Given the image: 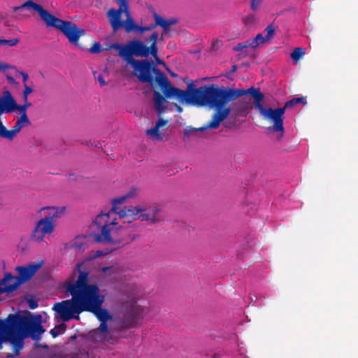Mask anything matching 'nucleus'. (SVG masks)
<instances>
[{
    "mask_svg": "<svg viewBox=\"0 0 358 358\" xmlns=\"http://www.w3.org/2000/svg\"><path fill=\"white\" fill-rule=\"evenodd\" d=\"M136 189H131L125 195L119 196L113 201L112 208L106 213L99 214L94 221V226L101 229V234L95 235L98 242L112 243L118 241L119 230L124 224L131 223L136 219L155 223L159 220V211L157 207L137 206L135 207L121 208L128 199L136 195Z\"/></svg>",
    "mask_w": 358,
    "mask_h": 358,
    "instance_id": "1",
    "label": "nucleus"
},
{
    "mask_svg": "<svg viewBox=\"0 0 358 358\" xmlns=\"http://www.w3.org/2000/svg\"><path fill=\"white\" fill-rule=\"evenodd\" d=\"M250 94L256 100V104L261 103L263 99V94L259 90L251 87L248 90H233L224 87H219L215 85H203L196 88L194 96V106H208L216 110L213 115L212 120L206 125L199 129H192V131H200L208 129H217L220 123L224 121L230 114V107L227 106L228 103L237 99L238 97Z\"/></svg>",
    "mask_w": 358,
    "mask_h": 358,
    "instance_id": "2",
    "label": "nucleus"
},
{
    "mask_svg": "<svg viewBox=\"0 0 358 358\" xmlns=\"http://www.w3.org/2000/svg\"><path fill=\"white\" fill-rule=\"evenodd\" d=\"M42 322V315L30 313L23 316L10 314L5 320H0V350L4 342L9 341L15 353L19 354L25 338L30 336L34 340L40 339L45 331Z\"/></svg>",
    "mask_w": 358,
    "mask_h": 358,
    "instance_id": "3",
    "label": "nucleus"
},
{
    "mask_svg": "<svg viewBox=\"0 0 358 358\" xmlns=\"http://www.w3.org/2000/svg\"><path fill=\"white\" fill-rule=\"evenodd\" d=\"M87 279V273L80 272L74 283L69 281L65 283L66 291L71 295L72 299L55 304L53 310L57 317H59L64 322L72 318L78 319L79 317L75 315H78L94 307L96 301L93 293H87L89 287Z\"/></svg>",
    "mask_w": 358,
    "mask_h": 358,
    "instance_id": "4",
    "label": "nucleus"
},
{
    "mask_svg": "<svg viewBox=\"0 0 358 358\" xmlns=\"http://www.w3.org/2000/svg\"><path fill=\"white\" fill-rule=\"evenodd\" d=\"M133 68V73L143 83H148L152 85L154 83L158 84L164 96L168 98H175L182 103L194 106L196 89H190L193 83L188 85V90L185 91L173 87L166 76L154 66L152 62L147 60H131L129 64Z\"/></svg>",
    "mask_w": 358,
    "mask_h": 358,
    "instance_id": "5",
    "label": "nucleus"
},
{
    "mask_svg": "<svg viewBox=\"0 0 358 358\" xmlns=\"http://www.w3.org/2000/svg\"><path fill=\"white\" fill-rule=\"evenodd\" d=\"M22 8L33 9L38 12L48 27H53L59 29L71 44L78 45L80 37L85 33L83 29H78L75 24L55 17L40 5L31 0L24 2L20 6L15 7L14 10L17 11Z\"/></svg>",
    "mask_w": 358,
    "mask_h": 358,
    "instance_id": "6",
    "label": "nucleus"
},
{
    "mask_svg": "<svg viewBox=\"0 0 358 358\" xmlns=\"http://www.w3.org/2000/svg\"><path fill=\"white\" fill-rule=\"evenodd\" d=\"M158 34L153 33L148 38L151 45L146 46L141 41L135 39L130 41L126 45H115L114 48L119 51V55L127 64L131 63V60H135L132 56L148 57L152 55L157 64H162V62L157 57V41Z\"/></svg>",
    "mask_w": 358,
    "mask_h": 358,
    "instance_id": "7",
    "label": "nucleus"
},
{
    "mask_svg": "<svg viewBox=\"0 0 358 358\" xmlns=\"http://www.w3.org/2000/svg\"><path fill=\"white\" fill-rule=\"evenodd\" d=\"M87 293H93L92 294L96 301V303L94 305L92 309L87 310L86 311L94 313L97 319L101 322L99 327L90 333V337L95 341L101 342L106 339L108 333L106 322L111 320L112 316L107 310L101 308L104 301V296L100 294L98 286L89 285Z\"/></svg>",
    "mask_w": 358,
    "mask_h": 358,
    "instance_id": "8",
    "label": "nucleus"
},
{
    "mask_svg": "<svg viewBox=\"0 0 358 358\" xmlns=\"http://www.w3.org/2000/svg\"><path fill=\"white\" fill-rule=\"evenodd\" d=\"M107 16L115 31L124 27L127 33L135 31L138 34H142L144 31H150L152 29V27H141L136 25L131 15L128 3L124 1L117 10L110 9L108 11Z\"/></svg>",
    "mask_w": 358,
    "mask_h": 358,
    "instance_id": "9",
    "label": "nucleus"
},
{
    "mask_svg": "<svg viewBox=\"0 0 358 358\" xmlns=\"http://www.w3.org/2000/svg\"><path fill=\"white\" fill-rule=\"evenodd\" d=\"M257 108L264 120L273 123L272 129L275 131H281L283 133V116L285 113L284 107L272 108H265L261 103L255 104Z\"/></svg>",
    "mask_w": 358,
    "mask_h": 358,
    "instance_id": "10",
    "label": "nucleus"
},
{
    "mask_svg": "<svg viewBox=\"0 0 358 358\" xmlns=\"http://www.w3.org/2000/svg\"><path fill=\"white\" fill-rule=\"evenodd\" d=\"M55 228V223L52 220L43 217L36 222L31 237L36 241H41L45 236L51 235Z\"/></svg>",
    "mask_w": 358,
    "mask_h": 358,
    "instance_id": "11",
    "label": "nucleus"
},
{
    "mask_svg": "<svg viewBox=\"0 0 358 358\" xmlns=\"http://www.w3.org/2000/svg\"><path fill=\"white\" fill-rule=\"evenodd\" d=\"M43 262L38 261L37 262H33L25 266H17L15 270L17 272L19 276L18 278L21 282L23 283L29 280L35 273L42 266Z\"/></svg>",
    "mask_w": 358,
    "mask_h": 358,
    "instance_id": "12",
    "label": "nucleus"
},
{
    "mask_svg": "<svg viewBox=\"0 0 358 358\" xmlns=\"http://www.w3.org/2000/svg\"><path fill=\"white\" fill-rule=\"evenodd\" d=\"M29 124L30 122L26 113H22L12 129L8 130L6 127H4L3 138L12 141L23 127Z\"/></svg>",
    "mask_w": 358,
    "mask_h": 358,
    "instance_id": "13",
    "label": "nucleus"
},
{
    "mask_svg": "<svg viewBox=\"0 0 358 358\" xmlns=\"http://www.w3.org/2000/svg\"><path fill=\"white\" fill-rule=\"evenodd\" d=\"M22 284L17 276L6 273L0 281V292L10 293L15 291Z\"/></svg>",
    "mask_w": 358,
    "mask_h": 358,
    "instance_id": "14",
    "label": "nucleus"
},
{
    "mask_svg": "<svg viewBox=\"0 0 358 358\" xmlns=\"http://www.w3.org/2000/svg\"><path fill=\"white\" fill-rule=\"evenodd\" d=\"M43 218H48L54 222L56 220L62 217L66 213L65 206H45L41 208L38 211Z\"/></svg>",
    "mask_w": 358,
    "mask_h": 358,
    "instance_id": "15",
    "label": "nucleus"
},
{
    "mask_svg": "<svg viewBox=\"0 0 358 358\" xmlns=\"http://www.w3.org/2000/svg\"><path fill=\"white\" fill-rule=\"evenodd\" d=\"M18 108L16 102L9 92H6L0 99V115L3 113H10Z\"/></svg>",
    "mask_w": 358,
    "mask_h": 358,
    "instance_id": "16",
    "label": "nucleus"
},
{
    "mask_svg": "<svg viewBox=\"0 0 358 358\" xmlns=\"http://www.w3.org/2000/svg\"><path fill=\"white\" fill-rule=\"evenodd\" d=\"M154 104L159 116L166 112L168 107V101L158 91L154 92Z\"/></svg>",
    "mask_w": 358,
    "mask_h": 358,
    "instance_id": "17",
    "label": "nucleus"
},
{
    "mask_svg": "<svg viewBox=\"0 0 358 358\" xmlns=\"http://www.w3.org/2000/svg\"><path fill=\"white\" fill-rule=\"evenodd\" d=\"M166 124L167 121H165L163 119L159 118L153 128L147 130V135L149 136L153 140H162V136L159 133V129L162 127H164Z\"/></svg>",
    "mask_w": 358,
    "mask_h": 358,
    "instance_id": "18",
    "label": "nucleus"
},
{
    "mask_svg": "<svg viewBox=\"0 0 358 358\" xmlns=\"http://www.w3.org/2000/svg\"><path fill=\"white\" fill-rule=\"evenodd\" d=\"M251 48H256L260 45L264 44L268 42V40H266L264 36L262 34H257L253 39L249 40Z\"/></svg>",
    "mask_w": 358,
    "mask_h": 358,
    "instance_id": "19",
    "label": "nucleus"
},
{
    "mask_svg": "<svg viewBox=\"0 0 358 358\" xmlns=\"http://www.w3.org/2000/svg\"><path fill=\"white\" fill-rule=\"evenodd\" d=\"M155 18L156 24L163 27L165 30H167L169 26L175 22L174 20H166L157 15H155Z\"/></svg>",
    "mask_w": 358,
    "mask_h": 358,
    "instance_id": "20",
    "label": "nucleus"
},
{
    "mask_svg": "<svg viewBox=\"0 0 358 358\" xmlns=\"http://www.w3.org/2000/svg\"><path fill=\"white\" fill-rule=\"evenodd\" d=\"M305 55V50L303 48H295L293 52L291 53V58L295 61L298 62L300 59H301Z\"/></svg>",
    "mask_w": 358,
    "mask_h": 358,
    "instance_id": "21",
    "label": "nucleus"
},
{
    "mask_svg": "<svg viewBox=\"0 0 358 358\" xmlns=\"http://www.w3.org/2000/svg\"><path fill=\"white\" fill-rule=\"evenodd\" d=\"M83 245L84 244L80 241V238L77 237L68 247L80 251L83 250Z\"/></svg>",
    "mask_w": 358,
    "mask_h": 358,
    "instance_id": "22",
    "label": "nucleus"
},
{
    "mask_svg": "<svg viewBox=\"0 0 358 358\" xmlns=\"http://www.w3.org/2000/svg\"><path fill=\"white\" fill-rule=\"evenodd\" d=\"M65 329H66L65 325L62 324H60V325L55 327L53 329H52L50 331V334H52V336L53 337H56L58 335L63 334L65 331Z\"/></svg>",
    "mask_w": 358,
    "mask_h": 358,
    "instance_id": "23",
    "label": "nucleus"
},
{
    "mask_svg": "<svg viewBox=\"0 0 358 358\" xmlns=\"http://www.w3.org/2000/svg\"><path fill=\"white\" fill-rule=\"evenodd\" d=\"M303 100V98H302V97L294 98V99L287 101L283 107L286 110L288 108H292V106L302 102Z\"/></svg>",
    "mask_w": 358,
    "mask_h": 358,
    "instance_id": "24",
    "label": "nucleus"
},
{
    "mask_svg": "<svg viewBox=\"0 0 358 358\" xmlns=\"http://www.w3.org/2000/svg\"><path fill=\"white\" fill-rule=\"evenodd\" d=\"M275 29L272 24L268 25L264 31L266 40L268 41L273 36Z\"/></svg>",
    "mask_w": 358,
    "mask_h": 358,
    "instance_id": "25",
    "label": "nucleus"
},
{
    "mask_svg": "<svg viewBox=\"0 0 358 358\" xmlns=\"http://www.w3.org/2000/svg\"><path fill=\"white\" fill-rule=\"evenodd\" d=\"M118 267L116 266L103 267L102 268V273L107 276H110L112 274L116 273Z\"/></svg>",
    "mask_w": 358,
    "mask_h": 358,
    "instance_id": "26",
    "label": "nucleus"
},
{
    "mask_svg": "<svg viewBox=\"0 0 358 358\" xmlns=\"http://www.w3.org/2000/svg\"><path fill=\"white\" fill-rule=\"evenodd\" d=\"M248 47H251L249 40L237 44L234 47V50L236 51H240Z\"/></svg>",
    "mask_w": 358,
    "mask_h": 358,
    "instance_id": "27",
    "label": "nucleus"
},
{
    "mask_svg": "<svg viewBox=\"0 0 358 358\" xmlns=\"http://www.w3.org/2000/svg\"><path fill=\"white\" fill-rule=\"evenodd\" d=\"M8 69H15L14 66L0 62V72L6 73Z\"/></svg>",
    "mask_w": 358,
    "mask_h": 358,
    "instance_id": "28",
    "label": "nucleus"
},
{
    "mask_svg": "<svg viewBox=\"0 0 358 358\" xmlns=\"http://www.w3.org/2000/svg\"><path fill=\"white\" fill-rule=\"evenodd\" d=\"M101 50V45L99 43H95L89 50L91 53H99Z\"/></svg>",
    "mask_w": 358,
    "mask_h": 358,
    "instance_id": "29",
    "label": "nucleus"
},
{
    "mask_svg": "<svg viewBox=\"0 0 358 358\" xmlns=\"http://www.w3.org/2000/svg\"><path fill=\"white\" fill-rule=\"evenodd\" d=\"M15 73V76H17V75H21L22 77V81H23V84H27V81L29 78V76L27 73H24V72H21V71H19L17 70V69L15 68V69H13Z\"/></svg>",
    "mask_w": 358,
    "mask_h": 358,
    "instance_id": "30",
    "label": "nucleus"
},
{
    "mask_svg": "<svg viewBox=\"0 0 358 358\" xmlns=\"http://www.w3.org/2000/svg\"><path fill=\"white\" fill-rule=\"evenodd\" d=\"M18 43V40L13 38L11 40H0V45L7 44L10 46H14Z\"/></svg>",
    "mask_w": 358,
    "mask_h": 358,
    "instance_id": "31",
    "label": "nucleus"
},
{
    "mask_svg": "<svg viewBox=\"0 0 358 358\" xmlns=\"http://www.w3.org/2000/svg\"><path fill=\"white\" fill-rule=\"evenodd\" d=\"M24 90L23 92V95H24V99L25 101H27L28 95L29 94H31L33 90L31 87L27 85V84H24Z\"/></svg>",
    "mask_w": 358,
    "mask_h": 358,
    "instance_id": "32",
    "label": "nucleus"
},
{
    "mask_svg": "<svg viewBox=\"0 0 358 358\" xmlns=\"http://www.w3.org/2000/svg\"><path fill=\"white\" fill-rule=\"evenodd\" d=\"M132 308H133L132 315H134L135 316L140 315L143 311V309L141 307H139L138 306L134 305Z\"/></svg>",
    "mask_w": 358,
    "mask_h": 358,
    "instance_id": "33",
    "label": "nucleus"
},
{
    "mask_svg": "<svg viewBox=\"0 0 358 358\" xmlns=\"http://www.w3.org/2000/svg\"><path fill=\"white\" fill-rule=\"evenodd\" d=\"M72 358H92L90 357L89 352H80V354H78L75 356H73Z\"/></svg>",
    "mask_w": 358,
    "mask_h": 358,
    "instance_id": "34",
    "label": "nucleus"
},
{
    "mask_svg": "<svg viewBox=\"0 0 358 358\" xmlns=\"http://www.w3.org/2000/svg\"><path fill=\"white\" fill-rule=\"evenodd\" d=\"M263 0H252L251 8L253 10H256Z\"/></svg>",
    "mask_w": 358,
    "mask_h": 358,
    "instance_id": "35",
    "label": "nucleus"
},
{
    "mask_svg": "<svg viewBox=\"0 0 358 358\" xmlns=\"http://www.w3.org/2000/svg\"><path fill=\"white\" fill-rule=\"evenodd\" d=\"M108 254V252H103V251L101 250H97L96 252H93V253L91 255V257L92 258H96V257H100V256H102V255H105Z\"/></svg>",
    "mask_w": 358,
    "mask_h": 358,
    "instance_id": "36",
    "label": "nucleus"
},
{
    "mask_svg": "<svg viewBox=\"0 0 358 358\" xmlns=\"http://www.w3.org/2000/svg\"><path fill=\"white\" fill-rule=\"evenodd\" d=\"M29 306L31 309H34L38 306V303L34 300H29Z\"/></svg>",
    "mask_w": 358,
    "mask_h": 358,
    "instance_id": "37",
    "label": "nucleus"
},
{
    "mask_svg": "<svg viewBox=\"0 0 358 358\" xmlns=\"http://www.w3.org/2000/svg\"><path fill=\"white\" fill-rule=\"evenodd\" d=\"M96 78H97L98 81L99 82V84L101 86H104L106 85V83L103 80L102 75L99 74Z\"/></svg>",
    "mask_w": 358,
    "mask_h": 358,
    "instance_id": "38",
    "label": "nucleus"
},
{
    "mask_svg": "<svg viewBox=\"0 0 358 358\" xmlns=\"http://www.w3.org/2000/svg\"><path fill=\"white\" fill-rule=\"evenodd\" d=\"M30 105H31V104H30L29 103H27V102L26 101V103H25V104H24V106H18V108H17L20 109V110L22 111V113H25V110H26L28 106H29Z\"/></svg>",
    "mask_w": 358,
    "mask_h": 358,
    "instance_id": "39",
    "label": "nucleus"
},
{
    "mask_svg": "<svg viewBox=\"0 0 358 358\" xmlns=\"http://www.w3.org/2000/svg\"><path fill=\"white\" fill-rule=\"evenodd\" d=\"M6 78H7L8 81L9 82V83H10V84H16L15 78H13L12 76L8 75V73H6Z\"/></svg>",
    "mask_w": 358,
    "mask_h": 358,
    "instance_id": "40",
    "label": "nucleus"
},
{
    "mask_svg": "<svg viewBox=\"0 0 358 358\" xmlns=\"http://www.w3.org/2000/svg\"><path fill=\"white\" fill-rule=\"evenodd\" d=\"M239 357L240 358H248L246 356L244 355V350L242 348H240L239 349Z\"/></svg>",
    "mask_w": 358,
    "mask_h": 358,
    "instance_id": "41",
    "label": "nucleus"
},
{
    "mask_svg": "<svg viewBox=\"0 0 358 358\" xmlns=\"http://www.w3.org/2000/svg\"><path fill=\"white\" fill-rule=\"evenodd\" d=\"M254 19H255V17L253 15L248 16L245 19V22L246 23L252 22L254 20Z\"/></svg>",
    "mask_w": 358,
    "mask_h": 358,
    "instance_id": "42",
    "label": "nucleus"
},
{
    "mask_svg": "<svg viewBox=\"0 0 358 358\" xmlns=\"http://www.w3.org/2000/svg\"><path fill=\"white\" fill-rule=\"evenodd\" d=\"M175 106L177 108V110L179 112V113H181L182 111V109L180 106H178L177 104H175Z\"/></svg>",
    "mask_w": 358,
    "mask_h": 358,
    "instance_id": "43",
    "label": "nucleus"
},
{
    "mask_svg": "<svg viewBox=\"0 0 358 358\" xmlns=\"http://www.w3.org/2000/svg\"><path fill=\"white\" fill-rule=\"evenodd\" d=\"M119 8L121 6L122 3L124 1V3H127V0H119Z\"/></svg>",
    "mask_w": 358,
    "mask_h": 358,
    "instance_id": "44",
    "label": "nucleus"
},
{
    "mask_svg": "<svg viewBox=\"0 0 358 358\" xmlns=\"http://www.w3.org/2000/svg\"><path fill=\"white\" fill-rule=\"evenodd\" d=\"M220 41H217V42H216V45L218 46V45H219V44H220Z\"/></svg>",
    "mask_w": 358,
    "mask_h": 358,
    "instance_id": "45",
    "label": "nucleus"
},
{
    "mask_svg": "<svg viewBox=\"0 0 358 358\" xmlns=\"http://www.w3.org/2000/svg\"><path fill=\"white\" fill-rule=\"evenodd\" d=\"M0 294H1V292H0Z\"/></svg>",
    "mask_w": 358,
    "mask_h": 358,
    "instance_id": "46",
    "label": "nucleus"
}]
</instances>
